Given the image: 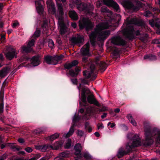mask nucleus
I'll use <instances>...</instances> for the list:
<instances>
[{
  "mask_svg": "<svg viewBox=\"0 0 160 160\" xmlns=\"http://www.w3.org/2000/svg\"><path fill=\"white\" fill-rule=\"evenodd\" d=\"M145 141L144 142V146L147 147L151 145L153 142V138L157 135L156 140L160 143V130L156 127L152 128L150 124L147 122L144 123Z\"/></svg>",
  "mask_w": 160,
  "mask_h": 160,
  "instance_id": "1",
  "label": "nucleus"
},
{
  "mask_svg": "<svg viewBox=\"0 0 160 160\" xmlns=\"http://www.w3.org/2000/svg\"><path fill=\"white\" fill-rule=\"evenodd\" d=\"M113 54L115 58H118L119 56V50L115 48L113 51Z\"/></svg>",
  "mask_w": 160,
  "mask_h": 160,
  "instance_id": "48",
  "label": "nucleus"
},
{
  "mask_svg": "<svg viewBox=\"0 0 160 160\" xmlns=\"http://www.w3.org/2000/svg\"><path fill=\"white\" fill-rule=\"evenodd\" d=\"M71 81L72 83L73 84L75 85H77L78 84V80L76 78L75 79H72V78L71 79Z\"/></svg>",
  "mask_w": 160,
  "mask_h": 160,
  "instance_id": "57",
  "label": "nucleus"
},
{
  "mask_svg": "<svg viewBox=\"0 0 160 160\" xmlns=\"http://www.w3.org/2000/svg\"><path fill=\"white\" fill-rule=\"evenodd\" d=\"M90 39H96L97 37V34L96 32H92L89 35Z\"/></svg>",
  "mask_w": 160,
  "mask_h": 160,
  "instance_id": "46",
  "label": "nucleus"
},
{
  "mask_svg": "<svg viewBox=\"0 0 160 160\" xmlns=\"http://www.w3.org/2000/svg\"><path fill=\"white\" fill-rule=\"evenodd\" d=\"M149 23L152 27H155L158 29L160 28V18H156L149 21Z\"/></svg>",
  "mask_w": 160,
  "mask_h": 160,
  "instance_id": "18",
  "label": "nucleus"
},
{
  "mask_svg": "<svg viewBox=\"0 0 160 160\" xmlns=\"http://www.w3.org/2000/svg\"><path fill=\"white\" fill-rule=\"evenodd\" d=\"M7 143H3L0 145V148L2 149H3L4 148L7 146Z\"/></svg>",
  "mask_w": 160,
  "mask_h": 160,
  "instance_id": "61",
  "label": "nucleus"
},
{
  "mask_svg": "<svg viewBox=\"0 0 160 160\" xmlns=\"http://www.w3.org/2000/svg\"><path fill=\"white\" fill-rule=\"evenodd\" d=\"M21 52L22 53L27 54L28 53H30L32 50V48L29 47L28 46H26L25 45H23L21 47Z\"/></svg>",
  "mask_w": 160,
  "mask_h": 160,
  "instance_id": "24",
  "label": "nucleus"
},
{
  "mask_svg": "<svg viewBox=\"0 0 160 160\" xmlns=\"http://www.w3.org/2000/svg\"><path fill=\"white\" fill-rule=\"evenodd\" d=\"M25 150L28 152L30 153L32 152V149L30 147H28L25 148Z\"/></svg>",
  "mask_w": 160,
  "mask_h": 160,
  "instance_id": "55",
  "label": "nucleus"
},
{
  "mask_svg": "<svg viewBox=\"0 0 160 160\" xmlns=\"http://www.w3.org/2000/svg\"><path fill=\"white\" fill-rule=\"evenodd\" d=\"M91 92L88 88H82L81 92V97L79 98L81 101L79 102L80 105L81 107H83L85 108L88 107V102L90 104H93L99 107L100 104L96 99L94 98V95L90 94ZM80 94H79L80 97Z\"/></svg>",
  "mask_w": 160,
  "mask_h": 160,
  "instance_id": "2",
  "label": "nucleus"
},
{
  "mask_svg": "<svg viewBox=\"0 0 160 160\" xmlns=\"http://www.w3.org/2000/svg\"><path fill=\"white\" fill-rule=\"evenodd\" d=\"M82 147L81 144L79 143H77L74 146V149L75 151V154L77 156L75 160H80L82 158L81 152Z\"/></svg>",
  "mask_w": 160,
  "mask_h": 160,
  "instance_id": "14",
  "label": "nucleus"
},
{
  "mask_svg": "<svg viewBox=\"0 0 160 160\" xmlns=\"http://www.w3.org/2000/svg\"><path fill=\"white\" fill-rule=\"evenodd\" d=\"M63 57L64 56L62 54H61L59 56L56 55L55 56L47 55L45 57L44 60L48 64L56 65Z\"/></svg>",
  "mask_w": 160,
  "mask_h": 160,
  "instance_id": "8",
  "label": "nucleus"
},
{
  "mask_svg": "<svg viewBox=\"0 0 160 160\" xmlns=\"http://www.w3.org/2000/svg\"><path fill=\"white\" fill-rule=\"evenodd\" d=\"M39 27H40L41 29H44L48 27V21L47 20L44 19L41 21Z\"/></svg>",
  "mask_w": 160,
  "mask_h": 160,
  "instance_id": "26",
  "label": "nucleus"
},
{
  "mask_svg": "<svg viewBox=\"0 0 160 160\" xmlns=\"http://www.w3.org/2000/svg\"><path fill=\"white\" fill-rule=\"evenodd\" d=\"M62 145V143L61 142H57L54 145L55 149L58 150L59 148H61Z\"/></svg>",
  "mask_w": 160,
  "mask_h": 160,
  "instance_id": "37",
  "label": "nucleus"
},
{
  "mask_svg": "<svg viewBox=\"0 0 160 160\" xmlns=\"http://www.w3.org/2000/svg\"><path fill=\"white\" fill-rule=\"evenodd\" d=\"M153 42L154 43L158 44V46L160 47V41L158 39H154L153 41Z\"/></svg>",
  "mask_w": 160,
  "mask_h": 160,
  "instance_id": "56",
  "label": "nucleus"
},
{
  "mask_svg": "<svg viewBox=\"0 0 160 160\" xmlns=\"http://www.w3.org/2000/svg\"><path fill=\"white\" fill-rule=\"evenodd\" d=\"M72 66L73 67L76 66L78 63V62L77 60H74L70 63Z\"/></svg>",
  "mask_w": 160,
  "mask_h": 160,
  "instance_id": "53",
  "label": "nucleus"
},
{
  "mask_svg": "<svg viewBox=\"0 0 160 160\" xmlns=\"http://www.w3.org/2000/svg\"><path fill=\"white\" fill-rule=\"evenodd\" d=\"M132 149L129 144H127L125 148L121 147L118 149L116 156L118 158H121L132 152Z\"/></svg>",
  "mask_w": 160,
  "mask_h": 160,
  "instance_id": "10",
  "label": "nucleus"
},
{
  "mask_svg": "<svg viewBox=\"0 0 160 160\" xmlns=\"http://www.w3.org/2000/svg\"><path fill=\"white\" fill-rule=\"evenodd\" d=\"M56 3L57 4V5L58 7V11L57 12H56V8L54 5H52L51 6V9H52V12L53 14H54L55 15V17L56 18L58 19V18L56 17V15H57V14H58V12L60 11V10L59 9V6H60L61 7H62V11L63 12V8L62 7V3L61 2V1L60 0H56Z\"/></svg>",
  "mask_w": 160,
  "mask_h": 160,
  "instance_id": "17",
  "label": "nucleus"
},
{
  "mask_svg": "<svg viewBox=\"0 0 160 160\" xmlns=\"http://www.w3.org/2000/svg\"><path fill=\"white\" fill-rule=\"evenodd\" d=\"M107 27H105L104 24H98L97 26L96 29L98 31H101L103 29L107 28Z\"/></svg>",
  "mask_w": 160,
  "mask_h": 160,
  "instance_id": "34",
  "label": "nucleus"
},
{
  "mask_svg": "<svg viewBox=\"0 0 160 160\" xmlns=\"http://www.w3.org/2000/svg\"><path fill=\"white\" fill-rule=\"evenodd\" d=\"M125 27L122 29V32L123 36L127 39L130 40H133L134 38V34L137 36L140 35V32L139 30L135 31L133 27L128 24H125Z\"/></svg>",
  "mask_w": 160,
  "mask_h": 160,
  "instance_id": "3",
  "label": "nucleus"
},
{
  "mask_svg": "<svg viewBox=\"0 0 160 160\" xmlns=\"http://www.w3.org/2000/svg\"><path fill=\"white\" fill-rule=\"evenodd\" d=\"M144 59H147L149 61L155 60L157 59V57L152 54H147L143 57Z\"/></svg>",
  "mask_w": 160,
  "mask_h": 160,
  "instance_id": "27",
  "label": "nucleus"
},
{
  "mask_svg": "<svg viewBox=\"0 0 160 160\" xmlns=\"http://www.w3.org/2000/svg\"><path fill=\"white\" fill-rule=\"evenodd\" d=\"M132 22L135 25L140 26L142 24L141 22L136 19H133L132 20Z\"/></svg>",
  "mask_w": 160,
  "mask_h": 160,
  "instance_id": "44",
  "label": "nucleus"
},
{
  "mask_svg": "<svg viewBox=\"0 0 160 160\" xmlns=\"http://www.w3.org/2000/svg\"><path fill=\"white\" fill-rule=\"evenodd\" d=\"M81 71V68L79 67H76L75 69V72L76 74H77V76L78 75L79 72Z\"/></svg>",
  "mask_w": 160,
  "mask_h": 160,
  "instance_id": "54",
  "label": "nucleus"
},
{
  "mask_svg": "<svg viewBox=\"0 0 160 160\" xmlns=\"http://www.w3.org/2000/svg\"><path fill=\"white\" fill-rule=\"evenodd\" d=\"M41 150L42 152H45L49 148H52V146H49L48 145H45L43 146H41Z\"/></svg>",
  "mask_w": 160,
  "mask_h": 160,
  "instance_id": "33",
  "label": "nucleus"
},
{
  "mask_svg": "<svg viewBox=\"0 0 160 160\" xmlns=\"http://www.w3.org/2000/svg\"><path fill=\"white\" fill-rule=\"evenodd\" d=\"M82 157H83L86 160H90L92 159V157L88 152H83L82 154Z\"/></svg>",
  "mask_w": 160,
  "mask_h": 160,
  "instance_id": "31",
  "label": "nucleus"
},
{
  "mask_svg": "<svg viewBox=\"0 0 160 160\" xmlns=\"http://www.w3.org/2000/svg\"><path fill=\"white\" fill-rule=\"evenodd\" d=\"M3 100H0V113L3 112Z\"/></svg>",
  "mask_w": 160,
  "mask_h": 160,
  "instance_id": "45",
  "label": "nucleus"
},
{
  "mask_svg": "<svg viewBox=\"0 0 160 160\" xmlns=\"http://www.w3.org/2000/svg\"><path fill=\"white\" fill-rule=\"evenodd\" d=\"M96 63L101 72H103L107 68V64L104 61H98L97 60Z\"/></svg>",
  "mask_w": 160,
  "mask_h": 160,
  "instance_id": "21",
  "label": "nucleus"
},
{
  "mask_svg": "<svg viewBox=\"0 0 160 160\" xmlns=\"http://www.w3.org/2000/svg\"><path fill=\"white\" fill-rule=\"evenodd\" d=\"M90 44L87 42L81 49V52L83 56H89Z\"/></svg>",
  "mask_w": 160,
  "mask_h": 160,
  "instance_id": "16",
  "label": "nucleus"
},
{
  "mask_svg": "<svg viewBox=\"0 0 160 160\" xmlns=\"http://www.w3.org/2000/svg\"><path fill=\"white\" fill-rule=\"evenodd\" d=\"M59 136V134L57 133H55L50 136L49 139L51 141H52L56 139Z\"/></svg>",
  "mask_w": 160,
  "mask_h": 160,
  "instance_id": "40",
  "label": "nucleus"
},
{
  "mask_svg": "<svg viewBox=\"0 0 160 160\" xmlns=\"http://www.w3.org/2000/svg\"><path fill=\"white\" fill-rule=\"evenodd\" d=\"M30 59L31 64L33 66H38L40 63V56L38 54L33 56L31 58L26 55H23L19 60L18 62L20 63L23 61H27Z\"/></svg>",
  "mask_w": 160,
  "mask_h": 160,
  "instance_id": "6",
  "label": "nucleus"
},
{
  "mask_svg": "<svg viewBox=\"0 0 160 160\" xmlns=\"http://www.w3.org/2000/svg\"><path fill=\"white\" fill-rule=\"evenodd\" d=\"M60 10L58 13L56 15V17L58 18V23L59 26L60 27V32L61 34H64L66 32L67 27L64 22V12L62 11V7L59 6Z\"/></svg>",
  "mask_w": 160,
  "mask_h": 160,
  "instance_id": "5",
  "label": "nucleus"
},
{
  "mask_svg": "<svg viewBox=\"0 0 160 160\" xmlns=\"http://www.w3.org/2000/svg\"><path fill=\"white\" fill-rule=\"evenodd\" d=\"M4 86H2L0 92V100H3Z\"/></svg>",
  "mask_w": 160,
  "mask_h": 160,
  "instance_id": "43",
  "label": "nucleus"
},
{
  "mask_svg": "<svg viewBox=\"0 0 160 160\" xmlns=\"http://www.w3.org/2000/svg\"><path fill=\"white\" fill-rule=\"evenodd\" d=\"M123 5L126 9L131 10L132 12L138 11L139 9L138 7L134 5L130 0H126L124 1Z\"/></svg>",
  "mask_w": 160,
  "mask_h": 160,
  "instance_id": "11",
  "label": "nucleus"
},
{
  "mask_svg": "<svg viewBox=\"0 0 160 160\" xmlns=\"http://www.w3.org/2000/svg\"><path fill=\"white\" fill-rule=\"evenodd\" d=\"M115 124L114 123H111V122H109L108 124V126H110V127L112 128L115 126Z\"/></svg>",
  "mask_w": 160,
  "mask_h": 160,
  "instance_id": "63",
  "label": "nucleus"
},
{
  "mask_svg": "<svg viewBox=\"0 0 160 160\" xmlns=\"http://www.w3.org/2000/svg\"><path fill=\"white\" fill-rule=\"evenodd\" d=\"M77 8L80 11H84L89 13L93 9V6L90 4H88L85 3L77 1L76 2Z\"/></svg>",
  "mask_w": 160,
  "mask_h": 160,
  "instance_id": "9",
  "label": "nucleus"
},
{
  "mask_svg": "<svg viewBox=\"0 0 160 160\" xmlns=\"http://www.w3.org/2000/svg\"><path fill=\"white\" fill-rule=\"evenodd\" d=\"M68 15L71 19L76 21L78 19V16L76 12L73 10H70L68 12Z\"/></svg>",
  "mask_w": 160,
  "mask_h": 160,
  "instance_id": "23",
  "label": "nucleus"
},
{
  "mask_svg": "<svg viewBox=\"0 0 160 160\" xmlns=\"http://www.w3.org/2000/svg\"><path fill=\"white\" fill-rule=\"evenodd\" d=\"M79 29L82 30L85 29L86 31H88L92 28L93 26L92 22L87 18L83 17L78 21Z\"/></svg>",
  "mask_w": 160,
  "mask_h": 160,
  "instance_id": "4",
  "label": "nucleus"
},
{
  "mask_svg": "<svg viewBox=\"0 0 160 160\" xmlns=\"http://www.w3.org/2000/svg\"><path fill=\"white\" fill-rule=\"evenodd\" d=\"M104 4L109 7H112L117 11L119 9V7L118 3L113 0H103Z\"/></svg>",
  "mask_w": 160,
  "mask_h": 160,
  "instance_id": "15",
  "label": "nucleus"
},
{
  "mask_svg": "<svg viewBox=\"0 0 160 160\" xmlns=\"http://www.w3.org/2000/svg\"><path fill=\"white\" fill-rule=\"evenodd\" d=\"M48 46L50 48H52L54 46V43L52 39H48Z\"/></svg>",
  "mask_w": 160,
  "mask_h": 160,
  "instance_id": "47",
  "label": "nucleus"
},
{
  "mask_svg": "<svg viewBox=\"0 0 160 160\" xmlns=\"http://www.w3.org/2000/svg\"><path fill=\"white\" fill-rule=\"evenodd\" d=\"M81 120V117L76 114L73 116L72 119L73 122H77Z\"/></svg>",
  "mask_w": 160,
  "mask_h": 160,
  "instance_id": "35",
  "label": "nucleus"
},
{
  "mask_svg": "<svg viewBox=\"0 0 160 160\" xmlns=\"http://www.w3.org/2000/svg\"><path fill=\"white\" fill-rule=\"evenodd\" d=\"M83 57L82 58V62L83 63L85 64L86 63H88V58L86 57V56H83Z\"/></svg>",
  "mask_w": 160,
  "mask_h": 160,
  "instance_id": "52",
  "label": "nucleus"
},
{
  "mask_svg": "<svg viewBox=\"0 0 160 160\" xmlns=\"http://www.w3.org/2000/svg\"><path fill=\"white\" fill-rule=\"evenodd\" d=\"M97 126L98 129H99L100 128L102 129L104 128V126H103V124L102 123H101V124L99 123H98Z\"/></svg>",
  "mask_w": 160,
  "mask_h": 160,
  "instance_id": "58",
  "label": "nucleus"
},
{
  "mask_svg": "<svg viewBox=\"0 0 160 160\" xmlns=\"http://www.w3.org/2000/svg\"><path fill=\"white\" fill-rule=\"evenodd\" d=\"M101 12H102L111 13L110 12L107 8L102 7L101 9Z\"/></svg>",
  "mask_w": 160,
  "mask_h": 160,
  "instance_id": "51",
  "label": "nucleus"
},
{
  "mask_svg": "<svg viewBox=\"0 0 160 160\" xmlns=\"http://www.w3.org/2000/svg\"><path fill=\"white\" fill-rule=\"evenodd\" d=\"M72 141L70 139H68L67 142L65 145V148L66 149H69L70 148L71 145Z\"/></svg>",
  "mask_w": 160,
  "mask_h": 160,
  "instance_id": "42",
  "label": "nucleus"
},
{
  "mask_svg": "<svg viewBox=\"0 0 160 160\" xmlns=\"http://www.w3.org/2000/svg\"><path fill=\"white\" fill-rule=\"evenodd\" d=\"M153 11H155V13H159L160 12V10L158 8H153Z\"/></svg>",
  "mask_w": 160,
  "mask_h": 160,
  "instance_id": "64",
  "label": "nucleus"
},
{
  "mask_svg": "<svg viewBox=\"0 0 160 160\" xmlns=\"http://www.w3.org/2000/svg\"><path fill=\"white\" fill-rule=\"evenodd\" d=\"M7 146L13 149L14 151H19L20 150L19 148L17 147V146L14 145V144L11 143H7Z\"/></svg>",
  "mask_w": 160,
  "mask_h": 160,
  "instance_id": "32",
  "label": "nucleus"
},
{
  "mask_svg": "<svg viewBox=\"0 0 160 160\" xmlns=\"http://www.w3.org/2000/svg\"><path fill=\"white\" fill-rule=\"evenodd\" d=\"M41 157V155L39 153H38L36 154L35 156L31 158L28 160H37L38 158Z\"/></svg>",
  "mask_w": 160,
  "mask_h": 160,
  "instance_id": "50",
  "label": "nucleus"
},
{
  "mask_svg": "<svg viewBox=\"0 0 160 160\" xmlns=\"http://www.w3.org/2000/svg\"><path fill=\"white\" fill-rule=\"evenodd\" d=\"M144 16L146 17H149L153 15V14L149 11H146L144 13Z\"/></svg>",
  "mask_w": 160,
  "mask_h": 160,
  "instance_id": "49",
  "label": "nucleus"
},
{
  "mask_svg": "<svg viewBox=\"0 0 160 160\" xmlns=\"http://www.w3.org/2000/svg\"><path fill=\"white\" fill-rule=\"evenodd\" d=\"M84 132L82 130H78V135L80 137H82L83 134Z\"/></svg>",
  "mask_w": 160,
  "mask_h": 160,
  "instance_id": "59",
  "label": "nucleus"
},
{
  "mask_svg": "<svg viewBox=\"0 0 160 160\" xmlns=\"http://www.w3.org/2000/svg\"><path fill=\"white\" fill-rule=\"evenodd\" d=\"M74 130L73 128H72L70 127L69 132L67 133L66 135V137L68 138L70 137L72 135L73 132H74Z\"/></svg>",
  "mask_w": 160,
  "mask_h": 160,
  "instance_id": "39",
  "label": "nucleus"
},
{
  "mask_svg": "<svg viewBox=\"0 0 160 160\" xmlns=\"http://www.w3.org/2000/svg\"><path fill=\"white\" fill-rule=\"evenodd\" d=\"M36 39H35L34 38L30 40L28 44V46L29 47L31 48L34 45Z\"/></svg>",
  "mask_w": 160,
  "mask_h": 160,
  "instance_id": "38",
  "label": "nucleus"
},
{
  "mask_svg": "<svg viewBox=\"0 0 160 160\" xmlns=\"http://www.w3.org/2000/svg\"><path fill=\"white\" fill-rule=\"evenodd\" d=\"M110 34V31L109 30H105L102 31L99 33V38L101 40H104L109 36Z\"/></svg>",
  "mask_w": 160,
  "mask_h": 160,
  "instance_id": "22",
  "label": "nucleus"
},
{
  "mask_svg": "<svg viewBox=\"0 0 160 160\" xmlns=\"http://www.w3.org/2000/svg\"><path fill=\"white\" fill-rule=\"evenodd\" d=\"M71 42L74 45L82 43L84 39L83 37L78 36L77 37H73L71 39Z\"/></svg>",
  "mask_w": 160,
  "mask_h": 160,
  "instance_id": "20",
  "label": "nucleus"
},
{
  "mask_svg": "<svg viewBox=\"0 0 160 160\" xmlns=\"http://www.w3.org/2000/svg\"><path fill=\"white\" fill-rule=\"evenodd\" d=\"M10 69L8 67L3 68L0 71V77H4L9 72Z\"/></svg>",
  "mask_w": 160,
  "mask_h": 160,
  "instance_id": "25",
  "label": "nucleus"
},
{
  "mask_svg": "<svg viewBox=\"0 0 160 160\" xmlns=\"http://www.w3.org/2000/svg\"><path fill=\"white\" fill-rule=\"evenodd\" d=\"M40 34L41 30L38 29V28H37L32 37L35 39L36 40L40 36Z\"/></svg>",
  "mask_w": 160,
  "mask_h": 160,
  "instance_id": "30",
  "label": "nucleus"
},
{
  "mask_svg": "<svg viewBox=\"0 0 160 160\" xmlns=\"http://www.w3.org/2000/svg\"><path fill=\"white\" fill-rule=\"evenodd\" d=\"M130 122L134 126H136L137 123L133 118L132 115L131 114H128L127 116Z\"/></svg>",
  "mask_w": 160,
  "mask_h": 160,
  "instance_id": "29",
  "label": "nucleus"
},
{
  "mask_svg": "<svg viewBox=\"0 0 160 160\" xmlns=\"http://www.w3.org/2000/svg\"><path fill=\"white\" fill-rule=\"evenodd\" d=\"M43 131L40 129L36 130L35 132L37 134H40L42 133Z\"/></svg>",
  "mask_w": 160,
  "mask_h": 160,
  "instance_id": "60",
  "label": "nucleus"
},
{
  "mask_svg": "<svg viewBox=\"0 0 160 160\" xmlns=\"http://www.w3.org/2000/svg\"><path fill=\"white\" fill-rule=\"evenodd\" d=\"M95 68V65L92 64L90 66V68L91 71V72L86 70L83 71V75L86 79H88L91 77L92 73L94 72Z\"/></svg>",
  "mask_w": 160,
  "mask_h": 160,
  "instance_id": "19",
  "label": "nucleus"
},
{
  "mask_svg": "<svg viewBox=\"0 0 160 160\" xmlns=\"http://www.w3.org/2000/svg\"><path fill=\"white\" fill-rule=\"evenodd\" d=\"M90 42L91 44L93 46H94L95 45V39H90Z\"/></svg>",
  "mask_w": 160,
  "mask_h": 160,
  "instance_id": "62",
  "label": "nucleus"
},
{
  "mask_svg": "<svg viewBox=\"0 0 160 160\" xmlns=\"http://www.w3.org/2000/svg\"><path fill=\"white\" fill-rule=\"evenodd\" d=\"M7 52L5 53V55L7 58L11 60L14 57H17L16 50L12 48L9 47L7 49Z\"/></svg>",
  "mask_w": 160,
  "mask_h": 160,
  "instance_id": "13",
  "label": "nucleus"
},
{
  "mask_svg": "<svg viewBox=\"0 0 160 160\" xmlns=\"http://www.w3.org/2000/svg\"><path fill=\"white\" fill-rule=\"evenodd\" d=\"M35 3L36 8L38 10V12H42V7L40 1H36L35 2Z\"/></svg>",
  "mask_w": 160,
  "mask_h": 160,
  "instance_id": "28",
  "label": "nucleus"
},
{
  "mask_svg": "<svg viewBox=\"0 0 160 160\" xmlns=\"http://www.w3.org/2000/svg\"><path fill=\"white\" fill-rule=\"evenodd\" d=\"M64 69L68 70H70L72 67L70 63H66L64 64Z\"/></svg>",
  "mask_w": 160,
  "mask_h": 160,
  "instance_id": "41",
  "label": "nucleus"
},
{
  "mask_svg": "<svg viewBox=\"0 0 160 160\" xmlns=\"http://www.w3.org/2000/svg\"><path fill=\"white\" fill-rule=\"evenodd\" d=\"M68 74L72 77H76L77 76V74H76L74 70L72 69H71L69 70Z\"/></svg>",
  "mask_w": 160,
  "mask_h": 160,
  "instance_id": "36",
  "label": "nucleus"
},
{
  "mask_svg": "<svg viewBox=\"0 0 160 160\" xmlns=\"http://www.w3.org/2000/svg\"><path fill=\"white\" fill-rule=\"evenodd\" d=\"M111 42L114 45L124 46L127 45L126 41L120 36H116L112 38Z\"/></svg>",
  "mask_w": 160,
  "mask_h": 160,
  "instance_id": "12",
  "label": "nucleus"
},
{
  "mask_svg": "<svg viewBox=\"0 0 160 160\" xmlns=\"http://www.w3.org/2000/svg\"><path fill=\"white\" fill-rule=\"evenodd\" d=\"M127 138L129 140L132 141V143H128L131 148H134L141 145V142L139 136L137 134H134L132 133H129L127 135Z\"/></svg>",
  "mask_w": 160,
  "mask_h": 160,
  "instance_id": "7",
  "label": "nucleus"
}]
</instances>
